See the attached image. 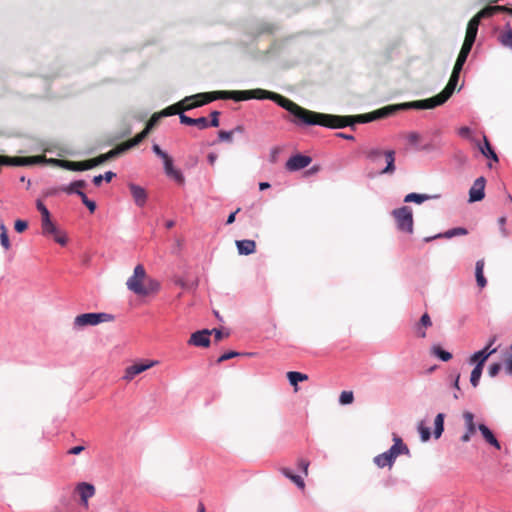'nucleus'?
Returning <instances> with one entry per match:
<instances>
[{"instance_id":"1","label":"nucleus","mask_w":512,"mask_h":512,"mask_svg":"<svg viewBox=\"0 0 512 512\" xmlns=\"http://www.w3.org/2000/svg\"><path fill=\"white\" fill-rule=\"evenodd\" d=\"M194 96L199 107L217 99H232L234 101L269 99L287 110L294 117L291 121L296 125H320L332 129L331 120H335L334 118H331V114L308 110L287 97L263 89L244 91H212L199 93Z\"/></svg>"},{"instance_id":"2","label":"nucleus","mask_w":512,"mask_h":512,"mask_svg":"<svg viewBox=\"0 0 512 512\" xmlns=\"http://www.w3.org/2000/svg\"><path fill=\"white\" fill-rule=\"evenodd\" d=\"M459 76V74H455L452 72L445 88L439 94L428 99L387 106L375 110L371 113L356 116H341L331 114V118L335 119L331 120L332 129H339L347 126L353 127L355 123H368L377 119L388 117L397 110L433 109L437 106L444 104L452 96L458 84Z\"/></svg>"},{"instance_id":"3","label":"nucleus","mask_w":512,"mask_h":512,"mask_svg":"<svg viewBox=\"0 0 512 512\" xmlns=\"http://www.w3.org/2000/svg\"><path fill=\"white\" fill-rule=\"evenodd\" d=\"M127 288L138 296L156 294L160 290V282L147 275L142 264L136 265L132 276L127 279Z\"/></svg>"},{"instance_id":"4","label":"nucleus","mask_w":512,"mask_h":512,"mask_svg":"<svg viewBox=\"0 0 512 512\" xmlns=\"http://www.w3.org/2000/svg\"><path fill=\"white\" fill-rule=\"evenodd\" d=\"M393 441L394 444L388 451L374 457L373 462L378 468L388 467L389 469H391L396 458L400 454H409V448L407 447L406 444L403 443L400 437L394 435Z\"/></svg>"},{"instance_id":"5","label":"nucleus","mask_w":512,"mask_h":512,"mask_svg":"<svg viewBox=\"0 0 512 512\" xmlns=\"http://www.w3.org/2000/svg\"><path fill=\"white\" fill-rule=\"evenodd\" d=\"M364 155L372 163H377L382 156H385L386 167L380 171V174L391 175L395 172L396 167L394 150L383 151L380 148H370L364 151Z\"/></svg>"},{"instance_id":"6","label":"nucleus","mask_w":512,"mask_h":512,"mask_svg":"<svg viewBox=\"0 0 512 512\" xmlns=\"http://www.w3.org/2000/svg\"><path fill=\"white\" fill-rule=\"evenodd\" d=\"M398 230L413 233V213L410 207L403 206L392 211Z\"/></svg>"},{"instance_id":"7","label":"nucleus","mask_w":512,"mask_h":512,"mask_svg":"<svg viewBox=\"0 0 512 512\" xmlns=\"http://www.w3.org/2000/svg\"><path fill=\"white\" fill-rule=\"evenodd\" d=\"M112 320L113 316L107 313H84L75 317L74 325L77 327L94 326Z\"/></svg>"},{"instance_id":"8","label":"nucleus","mask_w":512,"mask_h":512,"mask_svg":"<svg viewBox=\"0 0 512 512\" xmlns=\"http://www.w3.org/2000/svg\"><path fill=\"white\" fill-rule=\"evenodd\" d=\"M46 162V158L44 155H38V156H3L0 155V165H9V166H30L35 165L39 163Z\"/></svg>"},{"instance_id":"9","label":"nucleus","mask_w":512,"mask_h":512,"mask_svg":"<svg viewBox=\"0 0 512 512\" xmlns=\"http://www.w3.org/2000/svg\"><path fill=\"white\" fill-rule=\"evenodd\" d=\"M137 145H138V143L134 142V138L119 144L118 146H116L115 148L111 149L107 153L101 154V155L93 158L94 163H95V167L103 164L104 162H106L108 160H111V159H113V158L123 154L127 150H129V149H131V148H133V147H135Z\"/></svg>"},{"instance_id":"10","label":"nucleus","mask_w":512,"mask_h":512,"mask_svg":"<svg viewBox=\"0 0 512 512\" xmlns=\"http://www.w3.org/2000/svg\"><path fill=\"white\" fill-rule=\"evenodd\" d=\"M158 361L156 360H143L140 362H135L134 364L128 366L124 370L123 380L126 382L132 381L137 375L140 373L158 365Z\"/></svg>"},{"instance_id":"11","label":"nucleus","mask_w":512,"mask_h":512,"mask_svg":"<svg viewBox=\"0 0 512 512\" xmlns=\"http://www.w3.org/2000/svg\"><path fill=\"white\" fill-rule=\"evenodd\" d=\"M96 488L88 482H79L74 488V494L78 495L81 506L86 510L89 508V499L94 497Z\"/></svg>"},{"instance_id":"12","label":"nucleus","mask_w":512,"mask_h":512,"mask_svg":"<svg viewBox=\"0 0 512 512\" xmlns=\"http://www.w3.org/2000/svg\"><path fill=\"white\" fill-rule=\"evenodd\" d=\"M61 168L70 171H85L95 167L93 158L84 161L55 160Z\"/></svg>"},{"instance_id":"13","label":"nucleus","mask_w":512,"mask_h":512,"mask_svg":"<svg viewBox=\"0 0 512 512\" xmlns=\"http://www.w3.org/2000/svg\"><path fill=\"white\" fill-rule=\"evenodd\" d=\"M312 159L309 156L297 154L288 159L285 164V168L288 171H298L307 167L311 163Z\"/></svg>"},{"instance_id":"14","label":"nucleus","mask_w":512,"mask_h":512,"mask_svg":"<svg viewBox=\"0 0 512 512\" xmlns=\"http://www.w3.org/2000/svg\"><path fill=\"white\" fill-rule=\"evenodd\" d=\"M485 183L484 177H479L474 181L469 191V202L481 201L484 198Z\"/></svg>"},{"instance_id":"15","label":"nucleus","mask_w":512,"mask_h":512,"mask_svg":"<svg viewBox=\"0 0 512 512\" xmlns=\"http://www.w3.org/2000/svg\"><path fill=\"white\" fill-rule=\"evenodd\" d=\"M212 332L204 329L201 331L194 332L189 339V344L197 347H208L210 344V336Z\"/></svg>"},{"instance_id":"16","label":"nucleus","mask_w":512,"mask_h":512,"mask_svg":"<svg viewBox=\"0 0 512 512\" xmlns=\"http://www.w3.org/2000/svg\"><path fill=\"white\" fill-rule=\"evenodd\" d=\"M128 188L130 190V193L132 195V198L135 202V204L138 207H143L147 201V192L146 190L134 183H129Z\"/></svg>"},{"instance_id":"17","label":"nucleus","mask_w":512,"mask_h":512,"mask_svg":"<svg viewBox=\"0 0 512 512\" xmlns=\"http://www.w3.org/2000/svg\"><path fill=\"white\" fill-rule=\"evenodd\" d=\"M163 162L166 175L174 179L177 183L183 184L185 181L184 176L180 170L174 168L172 158L168 156L167 158L163 159Z\"/></svg>"},{"instance_id":"18","label":"nucleus","mask_w":512,"mask_h":512,"mask_svg":"<svg viewBox=\"0 0 512 512\" xmlns=\"http://www.w3.org/2000/svg\"><path fill=\"white\" fill-rule=\"evenodd\" d=\"M161 117H163L161 113L153 114L146 123V126L143 129V131H141L134 137V142H137L138 144L141 143L148 136L150 131L158 124Z\"/></svg>"},{"instance_id":"19","label":"nucleus","mask_w":512,"mask_h":512,"mask_svg":"<svg viewBox=\"0 0 512 512\" xmlns=\"http://www.w3.org/2000/svg\"><path fill=\"white\" fill-rule=\"evenodd\" d=\"M180 122L184 125L197 126L199 129H206L209 127V121L206 117L191 118L184 113H180Z\"/></svg>"},{"instance_id":"20","label":"nucleus","mask_w":512,"mask_h":512,"mask_svg":"<svg viewBox=\"0 0 512 512\" xmlns=\"http://www.w3.org/2000/svg\"><path fill=\"white\" fill-rule=\"evenodd\" d=\"M432 326V321L428 313H424L419 322L415 325L414 331L417 337L419 338H425L426 337V331L425 329Z\"/></svg>"},{"instance_id":"21","label":"nucleus","mask_w":512,"mask_h":512,"mask_svg":"<svg viewBox=\"0 0 512 512\" xmlns=\"http://www.w3.org/2000/svg\"><path fill=\"white\" fill-rule=\"evenodd\" d=\"M480 21L481 20L478 19L476 15L470 19V21L468 22V25H467V29H466V35H465V39H464L465 41H468L471 43L475 42Z\"/></svg>"},{"instance_id":"22","label":"nucleus","mask_w":512,"mask_h":512,"mask_svg":"<svg viewBox=\"0 0 512 512\" xmlns=\"http://www.w3.org/2000/svg\"><path fill=\"white\" fill-rule=\"evenodd\" d=\"M478 429L487 443H489L498 450L501 448L499 441L496 439L492 431L486 425L479 424Z\"/></svg>"},{"instance_id":"23","label":"nucleus","mask_w":512,"mask_h":512,"mask_svg":"<svg viewBox=\"0 0 512 512\" xmlns=\"http://www.w3.org/2000/svg\"><path fill=\"white\" fill-rule=\"evenodd\" d=\"M467 233H468V231L466 228L456 227V228H452L444 233L437 234L434 237L425 238V241L429 242L432 239H436V238H452L455 236L466 235Z\"/></svg>"},{"instance_id":"24","label":"nucleus","mask_w":512,"mask_h":512,"mask_svg":"<svg viewBox=\"0 0 512 512\" xmlns=\"http://www.w3.org/2000/svg\"><path fill=\"white\" fill-rule=\"evenodd\" d=\"M236 246L239 254L249 255L255 252L256 243L253 240H239L236 241Z\"/></svg>"},{"instance_id":"25","label":"nucleus","mask_w":512,"mask_h":512,"mask_svg":"<svg viewBox=\"0 0 512 512\" xmlns=\"http://www.w3.org/2000/svg\"><path fill=\"white\" fill-rule=\"evenodd\" d=\"M280 472L286 478L291 480L298 488H300L301 490L305 489V482L301 476L294 474L289 468L286 467L280 468Z\"/></svg>"},{"instance_id":"26","label":"nucleus","mask_w":512,"mask_h":512,"mask_svg":"<svg viewBox=\"0 0 512 512\" xmlns=\"http://www.w3.org/2000/svg\"><path fill=\"white\" fill-rule=\"evenodd\" d=\"M484 265H485L484 260L480 259L476 262V266H475L476 282L480 288H484L487 284V280L484 277V273H483Z\"/></svg>"},{"instance_id":"27","label":"nucleus","mask_w":512,"mask_h":512,"mask_svg":"<svg viewBox=\"0 0 512 512\" xmlns=\"http://www.w3.org/2000/svg\"><path fill=\"white\" fill-rule=\"evenodd\" d=\"M498 40L503 46L512 50V29L507 27L501 31Z\"/></svg>"},{"instance_id":"28","label":"nucleus","mask_w":512,"mask_h":512,"mask_svg":"<svg viewBox=\"0 0 512 512\" xmlns=\"http://www.w3.org/2000/svg\"><path fill=\"white\" fill-rule=\"evenodd\" d=\"M41 228H42V233L44 235L57 234V230H58L56 225L52 222L51 216L41 219Z\"/></svg>"},{"instance_id":"29","label":"nucleus","mask_w":512,"mask_h":512,"mask_svg":"<svg viewBox=\"0 0 512 512\" xmlns=\"http://www.w3.org/2000/svg\"><path fill=\"white\" fill-rule=\"evenodd\" d=\"M435 197L436 196H431V195H427V194L410 193L405 196L404 202H406V203L414 202L417 204H421L424 201L435 198Z\"/></svg>"},{"instance_id":"30","label":"nucleus","mask_w":512,"mask_h":512,"mask_svg":"<svg viewBox=\"0 0 512 512\" xmlns=\"http://www.w3.org/2000/svg\"><path fill=\"white\" fill-rule=\"evenodd\" d=\"M287 378L290 384L295 387V391H297L298 382L308 380V375L303 374L301 372L290 371L287 373Z\"/></svg>"},{"instance_id":"31","label":"nucleus","mask_w":512,"mask_h":512,"mask_svg":"<svg viewBox=\"0 0 512 512\" xmlns=\"http://www.w3.org/2000/svg\"><path fill=\"white\" fill-rule=\"evenodd\" d=\"M490 353L486 351H478L470 357V363H476V366L483 367Z\"/></svg>"},{"instance_id":"32","label":"nucleus","mask_w":512,"mask_h":512,"mask_svg":"<svg viewBox=\"0 0 512 512\" xmlns=\"http://www.w3.org/2000/svg\"><path fill=\"white\" fill-rule=\"evenodd\" d=\"M463 420L465 422L466 431L474 435L476 432V425L474 423V414L469 411L463 412Z\"/></svg>"},{"instance_id":"33","label":"nucleus","mask_w":512,"mask_h":512,"mask_svg":"<svg viewBox=\"0 0 512 512\" xmlns=\"http://www.w3.org/2000/svg\"><path fill=\"white\" fill-rule=\"evenodd\" d=\"M444 418H445V415L443 413H439L435 417V420H434V426H435L434 436H435V438H439L444 431Z\"/></svg>"},{"instance_id":"34","label":"nucleus","mask_w":512,"mask_h":512,"mask_svg":"<svg viewBox=\"0 0 512 512\" xmlns=\"http://www.w3.org/2000/svg\"><path fill=\"white\" fill-rule=\"evenodd\" d=\"M85 186H86V182L84 180H77V181L72 182L68 186L62 187L61 190L68 194H72V193L77 194V191H81V189L84 188Z\"/></svg>"},{"instance_id":"35","label":"nucleus","mask_w":512,"mask_h":512,"mask_svg":"<svg viewBox=\"0 0 512 512\" xmlns=\"http://www.w3.org/2000/svg\"><path fill=\"white\" fill-rule=\"evenodd\" d=\"M431 353L440 358L442 361L447 362L452 359V354L448 351L443 350L440 346L434 345L431 348Z\"/></svg>"},{"instance_id":"36","label":"nucleus","mask_w":512,"mask_h":512,"mask_svg":"<svg viewBox=\"0 0 512 512\" xmlns=\"http://www.w3.org/2000/svg\"><path fill=\"white\" fill-rule=\"evenodd\" d=\"M179 104H181L182 113H184V111L199 107V104L196 102L194 95L184 98L183 100L179 101Z\"/></svg>"},{"instance_id":"37","label":"nucleus","mask_w":512,"mask_h":512,"mask_svg":"<svg viewBox=\"0 0 512 512\" xmlns=\"http://www.w3.org/2000/svg\"><path fill=\"white\" fill-rule=\"evenodd\" d=\"M480 150H481V153L485 157L491 158L496 162L498 161V157H497L496 153L494 152V150L492 149V147L486 137H484V145L482 147H480Z\"/></svg>"},{"instance_id":"38","label":"nucleus","mask_w":512,"mask_h":512,"mask_svg":"<svg viewBox=\"0 0 512 512\" xmlns=\"http://www.w3.org/2000/svg\"><path fill=\"white\" fill-rule=\"evenodd\" d=\"M474 43L465 41L462 44L461 50L458 54L457 60H460L462 62H466L469 53L471 52L472 46Z\"/></svg>"},{"instance_id":"39","label":"nucleus","mask_w":512,"mask_h":512,"mask_svg":"<svg viewBox=\"0 0 512 512\" xmlns=\"http://www.w3.org/2000/svg\"><path fill=\"white\" fill-rule=\"evenodd\" d=\"M160 113L162 114V116H171V115H175V114H178L180 116V113H182L181 112V104H179V102H177L171 106H168L167 108L162 110Z\"/></svg>"},{"instance_id":"40","label":"nucleus","mask_w":512,"mask_h":512,"mask_svg":"<svg viewBox=\"0 0 512 512\" xmlns=\"http://www.w3.org/2000/svg\"><path fill=\"white\" fill-rule=\"evenodd\" d=\"M483 367L475 366L471 372L470 382L473 387H477L482 375Z\"/></svg>"},{"instance_id":"41","label":"nucleus","mask_w":512,"mask_h":512,"mask_svg":"<svg viewBox=\"0 0 512 512\" xmlns=\"http://www.w3.org/2000/svg\"><path fill=\"white\" fill-rule=\"evenodd\" d=\"M77 195L81 197L83 204L88 208V210L93 213L96 210V203L87 198L86 194L83 191H77Z\"/></svg>"},{"instance_id":"42","label":"nucleus","mask_w":512,"mask_h":512,"mask_svg":"<svg viewBox=\"0 0 512 512\" xmlns=\"http://www.w3.org/2000/svg\"><path fill=\"white\" fill-rule=\"evenodd\" d=\"M276 26L273 23H263L257 28V34H273Z\"/></svg>"},{"instance_id":"43","label":"nucleus","mask_w":512,"mask_h":512,"mask_svg":"<svg viewBox=\"0 0 512 512\" xmlns=\"http://www.w3.org/2000/svg\"><path fill=\"white\" fill-rule=\"evenodd\" d=\"M354 401V395L352 391H343L339 396V402L342 405L351 404Z\"/></svg>"},{"instance_id":"44","label":"nucleus","mask_w":512,"mask_h":512,"mask_svg":"<svg viewBox=\"0 0 512 512\" xmlns=\"http://www.w3.org/2000/svg\"><path fill=\"white\" fill-rule=\"evenodd\" d=\"M496 9L497 8H494V6H487V7L483 8L482 10H480L476 14V16L480 20L483 18L491 17L496 13Z\"/></svg>"},{"instance_id":"45","label":"nucleus","mask_w":512,"mask_h":512,"mask_svg":"<svg viewBox=\"0 0 512 512\" xmlns=\"http://www.w3.org/2000/svg\"><path fill=\"white\" fill-rule=\"evenodd\" d=\"M418 431L423 442H426L430 439V429L425 426V423L423 421L419 422Z\"/></svg>"},{"instance_id":"46","label":"nucleus","mask_w":512,"mask_h":512,"mask_svg":"<svg viewBox=\"0 0 512 512\" xmlns=\"http://www.w3.org/2000/svg\"><path fill=\"white\" fill-rule=\"evenodd\" d=\"M0 228H1V233H0L1 245L5 248V250H8V249H10V242H9V238H8V234H7V229L3 224L1 225Z\"/></svg>"},{"instance_id":"47","label":"nucleus","mask_w":512,"mask_h":512,"mask_svg":"<svg viewBox=\"0 0 512 512\" xmlns=\"http://www.w3.org/2000/svg\"><path fill=\"white\" fill-rule=\"evenodd\" d=\"M405 138L411 145H417L421 141V135L417 132H409L405 135Z\"/></svg>"},{"instance_id":"48","label":"nucleus","mask_w":512,"mask_h":512,"mask_svg":"<svg viewBox=\"0 0 512 512\" xmlns=\"http://www.w3.org/2000/svg\"><path fill=\"white\" fill-rule=\"evenodd\" d=\"M36 207L41 214V219L50 217V212L41 200H37Z\"/></svg>"},{"instance_id":"49","label":"nucleus","mask_w":512,"mask_h":512,"mask_svg":"<svg viewBox=\"0 0 512 512\" xmlns=\"http://www.w3.org/2000/svg\"><path fill=\"white\" fill-rule=\"evenodd\" d=\"M234 134V131H224L221 130L218 132V138L220 141H227L232 142V136Z\"/></svg>"},{"instance_id":"50","label":"nucleus","mask_w":512,"mask_h":512,"mask_svg":"<svg viewBox=\"0 0 512 512\" xmlns=\"http://www.w3.org/2000/svg\"><path fill=\"white\" fill-rule=\"evenodd\" d=\"M310 462L306 459H299L297 462L298 468L303 472L305 476L308 475V469H309Z\"/></svg>"},{"instance_id":"51","label":"nucleus","mask_w":512,"mask_h":512,"mask_svg":"<svg viewBox=\"0 0 512 512\" xmlns=\"http://www.w3.org/2000/svg\"><path fill=\"white\" fill-rule=\"evenodd\" d=\"M28 227L27 221L24 220H16L14 224V228L18 233H23Z\"/></svg>"},{"instance_id":"52","label":"nucleus","mask_w":512,"mask_h":512,"mask_svg":"<svg viewBox=\"0 0 512 512\" xmlns=\"http://www.w3.org/2000/svg\"><path fill=\"white\" fill-rule=\"evenodd\" d=\"M500 370H501V364L500 363H493V364H491L489 369H488L489 376L490 377L497 376Z\"/></svg>"},{"instance_id":"53","label":"nucleus","mask_w":512,"mask_h":512,"mask_svg":"<svg viewBox=\"0 0 512 512\" xmlns=\"http://www.w3.org/2000/svg\"><path fill=\"white\" fill-rule=\"evenodd\" d=\"M152 150H153V152H154L158 157H160L162 160H163V159H165V158H167V157L169 156L165 151H163V150L160 148V146H159L158 144H154V145L152 146Z\"/></svg>"},{"instance_id":"54","label":"nucleus","mask_w":512,"mask_h":512,"mask_svg":"<svg viewBox=\"0 0 512 512\" xmlns=\"http://www.w3.org/2000/svg\"><path fill=\"white\" fill-rule=\"evenodd\" d=\"M219 115H220V112H218V111L211 112V114H210L211 121L209 122V126H212V127L219 126Z\"/></svg>"},{"instance_id":"55","label":"nucleus","mask_w":512,"mask_h":512,"mask_svg":"<svg viewBox=\"0 0 512 512\" xmlns=\"http://www.w3.org/2000/svg\"><path fill=\"white\" fill-rule=\"evenodd\" d=\"M239 354L237 352H234V351H230V352H227V353H224L222 354L219 358H218V363H222L226 360H229L235 356H238Z\"/></svg>"},{"instance_id":"56","label":"nucleus","mask_w":512,"mask_h":512,"mask_svg":"<svg viewBox=\"0 0 512 512\" xmlns=\"http://www.w3.org/2000/svg\"><path fill=\"white\" fill-rule=\"evenodd\" d=\"M52 235H53V237H54V240H55L58 244H60V245H62V246L66 245V243H67V238H66V236H65V235L60 234L58 230H57V234H52Z\"/></svg>"},{"instance_id":"57","label":"nucleus","mask_w":512,"mask_h":512,"mask_svg":"<svg viewBox=\"0 0 512 512\" xmlns=\"http://www.w3.org/2000/svg\"><path fill=\"white\" fill-rule=\"evenodd\" d=\"M464 64H465V62H462V61L456 59V62H455L452 72L460 75Z\"/></svg>"},{"instance_id":"58","label":"nucleus","mask_w":512,"mask_h":512,"mask_svg":"<svg viewBox=\"0 0 512 512\" xmlns=\"http://www.w3.org/2000/svg\"><path fill=\"white\" fill-rule=\"evenodd\" d=\"M84 449H85L84 446H75V447H72L71 449L68 450V454L78 455L82 451H84Z\"/></svg>"},{"instance_id":"59","label":"nucleus","mask_w":512,"mask_h":512,"mask_svg":"<svg viewBox=\"0 0 512 512\" xmlns=\"http://www.w3.org/2000/svg\"><path fill=\"white\" fill-rule=\"evenodd\" d=\"M212 332V334H214V337H215V340L218 342V341H221L224 337V334L222 333V331L218 330V329H212L210 330Z\"/></svg>"},{"instance_id":"60","label":"nucleus","mask_w":512,"mask_h":512,"mask_svg":"<svg viewBox=\"0 0 512 512\" xmlns=\"http://www.w3.org/2000/svg\"><path fill=\"white\" fill-rule=\"evenodd\" d=\"M494 8H498V9H496V13L497 12H506V13H509L512 15V8H509L507 6L496 5V6H494Z\"/></svg>"},{"instance_id":"61","label":"nucleus","mask_w":512,"mask_h":512,"mask_svg":"<svg viewBox=\"0 0 512 512\" xmlns=\"http://www.w3.org/2000/svg\"><path fill=\"white\" fill-rule=\"evenodd\" d=\"M116 176V174L112 171H107L104 175H103V180H105L107 183H109L114 177Z\"/></svg>"},{"instance_id":"62","label":"nucleus","mask_w":512,"mask_h":512,"mask_svg":"<svg viewBox=\"0 0 512 512\" xmlns=\"http://www.w3.org/2000/svg\"><path fill=\"white\" fill-rule=\"evenodd\" d=\"M505 368L508 374L512 375V356L505 362Z\"/></svg>"},{"instance_id":"63","label":"nucleus","mask_w":512,"mask_h":512,"mask_svg":"<svg viewBox=\"0 0 512 512\" xmlns=\"http://www.w3.org/2000/svg\"><path fill=\"white\" fill-rule=\"evenodd\" d=\"M240 211V208H238L235 212L231 213L228 218H227V221L226 223L227 224H232L234 221H235V216L236 214Z\"/></svg>"},{"instance_id":"64","label":"nucleus","mask_w":512,"mask_h":512,"mask_svg":"<svg viewBox=\"0 0 512 512\" xmlns=\"http://www.w3.org/2000/svg\"><path fill=\"white\" fill-rule=\"evenodd\" d=\"M207 159L210 165H214L217 160V155L215 153H209Z\"/></svg>"}]
</instances>
